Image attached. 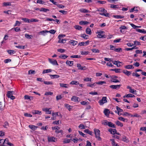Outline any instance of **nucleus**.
Segmentation results:
<instances>
[{"label": "nucleus", "instance_id": "nucleus-1", "mask_svg": "<svg viewBox=\"0 0 146 146\" xmlns=\"http://www.w3.org/2000/svg\"><path fill=\"white\" fill-rule=\"evenodd\" d=\"M95 137L98 140L101 141L102 138L100 137V131L99 129H94V130Z\"/></svg>", "mask_w": 146, "mask_h": 146}, {"label": "nucleus", "instance_id": "nucleus-2", "mask_svg": "<svg viewBox=\"0 0 146 146\" xmlns=\"http://www.w3.org/2000/svg\"><path fill=\"white\" fill-rule=\"evenodd\" d=\"M65 36V35H59L58 37V38L59 39L58 42L63 43H65L66 40L65 39L62 38Z\"/></svg>", "mask_w": 146, "mask_h": 146}, {"label": "nucleus", "instance_id": "nucleus-3", "mask_svg": "<svg viewBox=\"0 0 146 146\" xmlns=\"http://www.w3.org/2000/svg\"><path fill=\"white\" fill-rule=\"evenodd\" d=\"M104 32L102 31L97 32L96 33V34H98L97 35L98 37L99 38H105L106 37V35H104Z\"/></svg>", "mask_w": 146, "mask_h": 146}, {"label": "nucleus", "instance_id": "nucleus-4", "mask_svg": "<svg viewBox=\"0 0 146 146\" xmlns=\"http://www.w3.org/2000/svg\"><path fill=\"white\" fill-rule=\"evenodd\" d=\"M111 79L110 81L111 82L114 83L119 82L120 81L116 79L118 78V77L116 76H113L111 77Z\"/></svg>", "mask_w": 146, "mask_h": 146}, {"label": "nucleus", "instance_id": "nucleus-5", "mask_svg": "<svg viewBox=\"0 0 146 146\" xmlns=\"http://www.w3.org/2000/svg\"><path fill=\"white\" fill-rule=\"evenodd\" d=\"M107 101L106 97H102V99L100 100L98 102V103L100 105H102L105 103H107Z\"/></svg>", "mask_w": 146, "mask_h": 146}, {"label": "nucleus", "instance_id": "nucleus-6", "mask_svg": "<svg viewBox=\"0 0 146 146\" xmlns=\"http://www.w3.org/2000/svg\"><path fill=\"white\" fill-rule=\"evenodd\" d=\"M48 61L50 63L53 65H58L57 61L53 59L48 58Z\"/></svg>", "mask_w": 146, "mask_h": 146}, {"label": "nucleus", "instance_id": "nucleus-7", "mask_svg": "<svg viewBox=\"0 0 146 146\" xmlns=\"http://www.w3.org/2000/svg\"><path fill=\"white\" fill-rule=\"evenodd\" d=\"M7 96L8 98H11L12 100L15 99V97L13 95V92L9 91L7 92Z\"/></svg>", "mask_w": 146, "mask_h": 146}, {"label": "nucleus", "instance_id": "nucleus-8", "mask_svg": "<svg viewBox=\"0 0 146 146\" xmlns=\"http://www.w3.org/2000/svg\"><path fill=\"white\" fill-rule=\"evenodd\" d=\"M71 100L75 102H79L80 101V99L76 96H73L71 98Z\"/></svg>", "mask_w": 146, "mask_h": 146}, {"label": "nucleus", "instance_id": "nucleus-9", "mask_svg": "<svg viewBox=\"0 0 146 146\" xmlns=\"http://www.w3.org/2000/svg\"><path fill=\"white\" fill-rule=\"evenodd\" d=\"M121 86V85L119 84L118 85H111L110 86V87L112 89L117 90L119 89Z\"/></svg>", "mask_w": 146, "mask_h": 146}, {"label": "nucleus", "instance_id": "nucleus-10", "mask_svg": "<svg viewBox=\"0 0 146 146\" xmlns=\"http://www.w3.org/2000/svg\"><path fill=\"white\" fill-rule=\"evenodd\" d=\"M90 41L89 40H87L86 42H79L78 45L80 46H86L89 44Z\"/></svg>", "mask_w": 146, "mask_h": 146}, {"label": "nucleus", "instance_id": "nucleus-11", "mask_svg": "<svg viewBox=\"0 0 146 146\" xmlns=\"http://www.w3.org/2000/svg\"><path fill=\"white\" fill-rule=\"evenodd\" d=\"M51 108H44L42 109V110L46 112V113L47 114H51V111L50 110Z\"/></svg>", "mask_w": 146, "mask_h": 146}, {"label": "nucleus", "instance_id": "nucleus-12", "mask_svg": "<svg viewBox=\"0 0 146 146\" xmlns=\"http://www.w3.org/2000/svg\"><path fill=\"white\" fill-rule=\"evenodd\" d=\"M116 109L117 111H115V113H117L119 115H121L122 113H121V112L123 111V110L118 106L116 107Z\"/></svg>", "mask_w": 146, "mask_h": 146}, {"label": "nucleus", "instance_id": "nucleus-13", "mask_svg": "<svg viewBox=\"0 0 146 146\" xmlns=\"http://www.w3.org/2000/svg\"><path fill=\"white\" fill-rule=\"evenodd\" d=\"M138 9H139V8L138 7H134L130 9L129 12L130 13H132L135 11V13H137L138 11Z\"/></svg>", "mask_w": 146, "mask_h": 146}, {"label": "nucleus", "instance_id": "nucleus-14", "mask_svg": "<svg viewBox=\"0 0 146 146\" xmlns=\"http://www.w3.org/2000/svg\"><path fill=\"white\" fill-rule=\"evenodd\" d=\"M32 113L34 115H41L42 114V111H39L38 110H35L33 111H32Z\"/></svg>", "mask_w": 146, "mask_h": 146}, {"label": "nucleus", "instance_id": "nucleus-15", "mask_svg": "<svg viewBox=\"0 0 146 146\" xmlns=\"http://www.w3.org/2000/svg\"><path fill=\"white\" fill-rule=\"evenodd\" d=\"M77 66L78 68V69L79 70H85L86 69V67L85 66H82L80 64H77Z\"/></svg>", "mask_w": 146, "mask_h": 146}, {"label": "nucleus", "instance_id": "nucleus-16", "mask_svg": "<svg viewBox=\"0 0 146 146\" xmlns=\"http://www.w3.org/2000/svg\"><path fill=\"white\" fill-rule=\"evenodd\" d=\"M108 131L110 132L111 134H115L116 132V130L115 129H112V128H110Z\"/></svg>", "mask_w": 146, "mask_h": 146}, {"label": "nucleus", "instance_id": "nucleus-17", "mask_svg": "<svg viewBox=\"0 0 146 146\" xmlns=\"http://www.w3.org/2000/svg\"><path fill=\"white\" fill-rule=\"evenodd\" d=\"M49 76L50 77V78L52 79L54 78H58L60 77V76L59 75L57 74H50Z\"/></svg>", "mask_w": 146, "mask_h": 146}, {"label": "nucleus", "instance_id": "nucleus-18", "mask_svg": "<svg viewBox=\"0 0 146 146\" xmlns=\"http://www.w3.org/2000/svg\"><path fill=\"white\" fill-rule=\"evenodd\" d=\"M127 88L129 89V92H130L133 94H135V92L136 91L134 89H132L131 87L129 86H128L127 87Z\"/></svg>", "mask_w": 146, "mask_h": 146}, {"label": "nucleus", "instance_id": "nucleus-19", "mask_svg": "<svg viewBox=\"0 0 146 146\" xmlns=\"http://www.w3.org/2000/svg\"><path fill=\"white\" fill-rule=\"evenodd\" d=\"M136 31L137 32L143 34L146 33V31L144 29H136Z\"/></svg>", "mask_w": 146, "mask_h": 146}, {"label": "nucleus", "instance_id": "nucleus-20", "mask_svg": "<svg viewBox=\"0 0 146 146\" xmlns=\"http://www.w3.org/2000/svg\"><path fill=\"white\" fill-rule=\"evenodd\" d=\"M79 11L82 12L83 13H90V11H89L88 10L86 9L82 8L80 9Z\"/></svg>", "mask_w": 146, "mask_h": 146}, {"label": "nucleus", "instance_id": "nucleus-21", "mask_svg": "<svg viewBox=\"0 0 146 146\" xmlns=\"http://www.w3.org/2000/svg\"><path fill=\"white\" fill-rule=\"evenodd\" d=\"M48 139L49 142H55V138L53 137H48Z\"/></svg>", "mask_w": 146, "mask_h": 146}, {"label": "nucleus", "instance_id": "nucleus-22", "mask_svg": "<svg viewBox=\"0 0 146 146\" xmlns=\"http://www.w3.org/2000/svg\"><path fill=\"white\" fill-rule=\"evenodd\" d=\"M89 24V22L88 21H81L79 22V24L80 25H87Z\"/></svg>", "mask_w": 146, "mask_h": 146}, {"label": "nucleus", "instance_id": "nucleus-23", "mask_svg": "<svg viewBox=\"0 0 146 146\" xmlns=\"http://www.w3.org/2000/svg\"><path fill=\"white\" fill-rule=\"evenodd\" d=\"M66 64L68 65L72 66L73 65V61L67 60L66 62Z\"/></svg>", "mask_w": 146, "mask_h": 146}, {"label": "nucleus", "instance_id": "nucleus-24", "mask_svg": "<svg viewBox=\"0 0 146 146\" xmlns=\"http://www.w3.org/2000/svg\"><path fill=\"white\" fill-rule=\"evenodd\" d=\"M123 72L125 74L129 76L131 74V72L127 70H124L123 71Z\"/></svg>", "mask_w": 146, "mask_h": 146}, {"label": "nucleus", "instance_id": "nucleus-25", "mask_svg": "<svg viewBox=\"0 0 146 146\" xmlns=\"http://www.w3.org/2000/svg\"><path fill=\"white\" fill-rule=\"evenodd\" d=\"M84 132L89 134V135L92 136L93 135L92 132L90 131L88 129H85L84 130Z\"/></svg>", "mask_w": 146, "mask_h": 146}, {"label": "nucleus", "instance_id": "nucleus-26", "mask_svg": "<svg viewBox=\"0 0 146 146\" xmlns=\"http://www.w3.org/2000/svg\"><path fill=\"white\" fill-rule=\"evenodd\" d=\"M124 67L125 69H133L134 68V67L132 65H127L125 66Z\"/></svg>", "mask_w": 146, "mask_h": 146}, {"label": "nucleus", "instance_id": "nucleus-27", "mask_svg": "<svg viewBox=\"0 0 146 146\" xmlns=\"http://www.w3.org/2000/svg\"><path fill=\"white\" fill-rule=\"evenodd\" d=\"M100 15H102L105 16L107 17H110V13H100Z\"/></svg>", "mask_w": 146, "mask_h": 146}, {"label": "nucleus", "instance_id": "nucleus-28", "mask_svg": "<svg viewBox=\"0 0 146 146\" xmlns=\"http://www.w3.org/2000/svg\"><path fill=\"white\" fill-rule=\"evenodd\" d=\"M104 112L105 115L106 116H108L109 115L110 111L109 110L107 109H106L104 111Z\"/></svg>", "mask_w": 146, "mask_h": 146}, {"label": "nucleus", "instance_id": "nucleus-29", "mask_svg": "<svg viewBox=\"0 0 146 146\" xmlns=\"http://www.w3.org/2000/svg\"><path fill=\"white\" fill-rule=\"evenodd\" d=\"M69 42L70 43L72 44L73 46L75 45L78 43V42L77 41L73 40H70Z\"/></svg>", "mask_w": 146, "mask_h": 146}, {"label": "nucleus", "instance_id": "nucleus-30", "mask_svg": "<svg viewBox=\"0 0 146 146\" xmlns=\"http://www.w3.org/2000/svg\"><path fill=\"white\" fill-rule=\"evenodd\" d=\"M108 126L109 127L115 128V124H113L111 122H108Z\"/></svg>", "mask_w": 146, "mask_h": 146}, {"label": "nucleus", "instance_id": "nucleus-31", "mask_svg": "<svg viewBox=\"0 0 146 146\" xmlns=\"http://www.w3.org/2000/svg\"><path fill=\"white\" fill-rule=\"evenodd\" d=\"M86 33L90 35L91 34L92 32L91 29L88 27L87 28L86 30Z\"/></svg>", "mask_w": 146, "mask_h": 146}, {"label": "nucleus", "instance_id": "nucleus-32", "mask_svg": "<svg viewBox=\"0 0 146 146\" xmlns=\"http://www.w3.org/2000/svg\"><path fill=\"white\" fill-rule=\"evenodd\" d=\"M29 127L31 129L35 130V129L37 128V127L33 125H29Z\"/></svg>", "mask_w": 146, "mask_h": 146}, {"label": "nucleus", "instance_id": "nucleus-33", "mask_svg": "<svg viewBox=\"0 0 146 146\" xmlns=\"http://www.w3.org/2000/svg\"><path fill=\"white\" fill-rule=\"evenodd\" d=\"M119 29H120V32L121 33H123L124 32V31H123V30L127 29V27L125 26H122L120 27Z\"/></svg>", "mask_w": 146, "mask_h": 146}, {"label": "nucleus", "instance_id": "nucleus-34", "mask_svg": "<svg viewBox=\"0 0 146 146\" xmlns=\"http://www.w3.org/2000/svg\"><path fill=\"white\" fill-rule=\"evenodd\" d=\"M74 27L76 29L80 31L82 30V27L79 25H75L74 26Z\"/></svg>", "mask_w": 146, "mask_h": 146}, {"label": "nucleus", "instance_id": "nucleus-35", "mask_svg": "<svg viewBox=\"0 0 146 146\" xmlns=\"http://www.w3.org/2000/svg\"><path fill=\"white\" fill-rule=\"evenodd\" d=\"M40 11H43L45 12H46L47 11H49V9H46L43 7L41 8L40 10Z\"/></svg>", "mask_w": 146, "mask_h": 146}, {"label": "nucleus", "instance_id": "nucleus-36", "mask_svg": "<svg viewBox=\"0 0 146 146\" xmlns=\"http://www.w3.org/2000/svg\"><path fill=\"white\" fill-rule=\"evenodd\" d=\"M47 33H48V31L46 30L43 31H40L39 32L40 34L44 36Z\"/></svg>", "mask_w": 146, "mask_h": 146}, {"label": "nucleus", "instance_id": "nucleus-37", "mask_svg": "<svg viewBox=\"0 0 146 146\" xmlns=\"http://www.w3.org/2000/svg\"><path fill=\"white\" fill-rule=\"evenodd\" d=\"M60 86L62 87H64L66 88H67L68 87L69 85L67 84H64L63 83H60Z\"/></svg>", "mask_w": 146, "mask_h": 146}, {"label": "nucleus", "instance_id": "nucleus-38", "mask_svg": "<svg viewBox=\"0 0 146 146\" xmlns=\"http://www.w3.org/2000/svg\"><path fill=\"white\" fill-rule=\"evenodd\" d=\"M52 70L51 69L44 70L43 71L42 74H44L46 73L50 72H51Z\"/></svg>", "mask_w": 146, "mask_h": 146}, {"label": "nucleus", "instance_id": "nucleus-39", "mask_svg": "<svg viewBox=\"0 0 146 146\" xmlns=\"http://www.w3.org/2000/svg\"><path fill=\"white\" fill-rule=\"evenodd\" d=\"M80 36L86 39H88V36L87 35H86L85 34H81L80 35Z\"/></svg>", "mask_w": 146, "mask_h": 146}, {"label": "nucleus", "instance_id": "nucleus-40", "mask_svg": "<svg viewBox=\"0 0 146 146\" xmlns=\"http://www.w3.org/2000/svg\"><path fill=\"white\" fill-rule=\"evenodd\" d=\"M115 123L116 125H117L119 126L122 127L123 126V124L118 121H116L115 122Z\"/></svg>", "mask_w": 146, "mask_h": 146}, {"label": "nucleus", "instance_id": "nucleus-41", "mask_svg": "<svg viewBox=\"0 0 146 146\" xmlns=\"http://www.w3.org/2000/svg\"><path fill=\"white\" fill-rule=\"evenodd\" d=\"M113 16L115 18L117 19L123 18H124V16L120 15H114Z\"/></svg>", "mask_w": 146, "mask_h": 146}, {"label": "nucleus", "instance_id": "nucleus-42", "mask_svg": "<svg viewBox=\"0 0 146 146\" xmlns=\"http://www.w3.org/2000/svg\"><path fill=\"white\" fill-rule=\"evenodd\" d=\"M110 141H111V144L113 146H119L117 144L115 143V140L114 139H110Z\"/></svg>", "mask_w": 146, "mask_h": 146}, {"label": "nucleus", "instance_id": "nucleus-43", "mask_svg": "<svg viewBox=\"0 0 146 146\" xmlns=\"http://www.w3.org/2000/svg\"><path fill=\"white\" fill-rule=\"evenodd\" d=\"M84 81L85 82H91L92 81V78L88 77L85 78L84 79Z\"/></svg>", "mask_w": 146, "mask_h": 146}, {"label": "nucleus", "instance_id": "nucleus-44", "mask_svg": "<svg viewBox=\"0 0 146 146\" xmlns=\"http://www.w3.org/2000/svg\"><path fill=\"white\" fill-rule=\"evenodd\" d=\"M118 119L121 121H123V122H127V120L126 119H125L123 118L122 117H120L118 118Z\"/></svg>", "mask_w": 146, "mask_h": 146}, {"label": "nucleus", "instance_id": "nucleus-45", "mask_svg": "<svg viewBox=\"0 0 146 146\" xmlns=\"http://www.w3.org/2000/svg\"><path fill=\"white\" fill-rule=\"evenodd\" d=\"M13 29H14L15 30V31L16 32H19L21 31L20 28L19 27H16V28H12L11 29V30H12Z\"/></svg>", "mask_w": 146, "mask_h": 146}, {"label": "nucleus", "instance_id": "nucleus-46", "mask_svg": "<svg viewBox=\"0 0 146 146\" xmlns=\"http://www.w3.org/2000/svg\"><path fill=\"white\" fill-rule=\"evenodd\" d=\"M70 84L72 85H79V83L77 81H72L71 82Z\"/></svg>", "mask_w": 146, "mask_h": 146}, {"label": "nucleus", "instance_id": "nucleus-47", "mask_svg": "<svg viewBox=\"0 0 146 146\" xmlns=\"http://www.w3.org/2000/svg\"><path fill=\"white\" fill-rule=\"evenodd\" d=\"M72 139H69L67 138L65 139L63 143H69Z\"/></svg>", "mask_w": 146, "mask_h": 146}, {"label": "nucleus", "instance_id": "nucleus-48", "mask_svg": "<svg viewBox=\"0 0 146 146\" xmlns=\"http://www.w3.org/2000/svg\"><path fill=\"white\" fill-rule=\"evenodd\" d=\"M44 83L46 85H50V84H53V83L51 81H43Z\"/></svg>", "mask_w": 146, "mask_h": 146}, {"label": "nucleus", "instance_id": "nucleus-49", "mask_svg": "<svg viewBox=\"0 0 146 146\" xmlns=\"http://www.w3.org/2000/svg\"><path fill=\"white\" fill-rule=\"evenodd\" d=\"M68 56L65 54H63L59 56V57L60 58L63 59H65L68 57Z\"/></svg>", "mask_w": 146, "mask_h": 146}, {"label": "nucleus", "instance_id": "nucleus-50", "mask_svg": "<svg viewBox=\"0 0 146 146\" xmlns=\"http://www.w3.org/2000/svg\"><path fill=\"white\" fill-rule=\"evenodd\" d=\"M25 36L27 38L29 39L31 38L32 37H33V36L32 35H29L27 34H25Z\"/></svg>", "mask_w": 146, "mask_h": 146}, {"label": "nucleus", "instance_id": "nucleus-51", "mask_svg": "<svg viewBox=\"0 0 146 146\" xmlns=\"http://www.w3.org/2000/svg\"><path fill=\"white\" fill-rule=\"evenodd\" d=\"M7 52L10 54L11 55L12 54H14L15 52L13 50H9L7 51Z\"/></svg>", "mask_w": 146, "mask_h": 146}, {"label": "nucleus", "instance_id": "nucleus-52", "mask_svg": "<svg viewBox=\"0 0 146 146\" xmlns=\"http://www.w3.org/2000/svg\"><path fill=\"white\" fill-rule=\"evenodd\" d=\"M97 83L98 85H102L104 84H106V82L105 81H102L97 82Z\"/></svg>", "mask_w": 146, "mask_h": 146}, {"label": "nucleus", "instance_id": "nucleus-53", "mask_svg": "<svg viewBox=\"0 0 146 146\" xmlns=\"http://www.w3.org/2000/svg\"><path fill=\"white\" fill-rule=\"evenodd\" d=\"M78 127L81 129H85L86 128V126L84 125L83 124H80L78 126Z\"/></svg>", "mask_w": 146, "mask_h": 146}, {"label": "nucleus", "instance_id": "nucleus-54", "mask_svg": "<svg viewBox=\"0 0 146 146\" xmlns=\"http://www.w3.org/2000/svg\"><path fill=\"white\" fill-rule=\"evenodd\" d=\"M91 51L94 53H99L100 50L96 48H93L91 49Z\"/></svg>", "mask_w": 146, "mask_h": 146}, {"label": "nucleus", "instance_id": "nucleus-55", "mask_svg": "<svg viewBox=\"0 0 146 146\" xmlns=\"http://www.w3.org/2000/svg\"><path fill=\"white\" fill-rule=\"evenodd\" d=\"M53 94V92H46L45 94L44 95L48 96V95H52Z\"/></svg>", "mask_w": 146, "mask_h": 146}, {"label": "nucleus", "instance_id": "nucleus-56", "mask_svg": "<svg viewBox=\"0 0 146 146\" xmlns=\"http://www.w3.org/2000/svg\"><path fill=\"white\" fill-rule=\"evenodd\" d=\"M122 140L126 143H127L129 141L128 138L125 136H124L123 137Z\"/></svg>", "mask_w": 146, "mask_h": 146}, {"label": "nucleus", "instance_id": "nucleus-57", "mask_svg": "<svg viewBox=\"0 0 146 146\" xmlns=\"http://www.w3.org/2000/svg\"><path fill=\"white\" fill-rule=\"evenodd\" d=\"M36 3L40 4H45V2L42 0H37Z\"/></svg>", "mask_w": 146, "mask_h": 146}, {"label": "nucleus", "instance_id": "nucleus-58", "mask_svg": "<svg viewBox=\"0 0 146 146\" xmlns=\"http://www.w3.org/2000/svg\"><path fill=\"white\" fill-rule=\"evenodd\" d=\"M21 22L18 21H16L14 25V26L15 27L16 26H19L21 24Z\"/></svg>", "mask_w": 146, "mask_h": 146}, {"label": "nucleus", "instance_id": "nucleus-59", "mask_svg": "<svg viewBox=\"0 0 146 146\" xmlns=\"http://www.w3.org/2000/svg\"><path fill=\"white\" fill-rule=\"evenodd\" d=\"M9 140L8 139L6 138L5 140H3V145L7 144L9 143Z\"/></svg>", "mask_w": 146, "mask_h": 146}, {"label": "nucleus", "instance_id": "nucleus-60", "mask_svg": "<svg viewBox=\"0 0 146 146\" xmlns=\"http://www.w3.org/2000/svg\"><path fill=\"white\" fill-rule=\"evenodd\" d=\"M3 139H0V146H7L6 145H3Z\"/></svg>", "mask_w": 146, "mask_h": 146}, {"label": "nucleus", "instance_id": "nucleus-61", "mask_svg": "<svg viewBox=\"0 0 146 146\" xmlns=\"http://www.w3.org/2000/svg\"><path fill=\"white\" fill-rule=\"evenodd\" d=\"M70 57L71 58H78L81 57V56L80 55H74L71 56Z\"/></svg>", "mask_w": 146, "mask_h": 146}, {"label": "nucleus", "instance_id": "nucleus-62", "mask_svg": "<svg viewBox=\"0 0 146 146\" xmlns=\"http://www.w3.org/2000/svg\"><path fill=\"white\" fill-rule=\"evenodd\" d=\"M57 51L59 52L62 53L64 52H65V50L63 49L60 48L58 49Z\"/></svg>", "mask_w": 146, "mask_h": 146}, {"label": "nucleus", "instance_id": "nucleus-63", "mask_svg": "<svg viewBox=\"0 0 146 146\" xmlns=\"http://www.w3.org/2000/svg\"><path fill=\"white\" fill-rule=\"evenodd\" d=\"M104 59L105 61H109L110 62H111L113 61V60L111 58H104Z\"/></svg>", "mask_w": 146, "mask_h": 146}, {"label": "nucleus", "instance_id": "nucleus-64", "mask_svg": "<svg viewBox=\"0 0 146 146\" xmlns=\"http://www.w3.org/2000/svg\"><path fill=\"white\" fill-rule=\"evenodd\" d=\"M22 20H23L24 22L27 23L30 22V20L26 18H23L22 19Z\"/></svg>", "mask_w": 146, "mask_h": 146}]
</instances>
